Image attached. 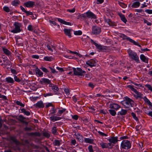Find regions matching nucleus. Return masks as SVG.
<instances>
[{
	"mask_svg": "<svg viewBox=\"0 0 152 152\" xmlns=\"http://www.w3.org/2000/svg\"><path fill=\"white\" fill-rule=\"evenodd\" d=\"M121 103L126 108L133 107L136 105L134 101L127 97H125V99Z\"/></svg>",
	"mask_w": 152,
	"mask_h": 152,
	"instance_id": "nucleus-1",
	"label": "nucleus"
},
{
	"mask_svg": "<svg viewBox=\"0 0 152 152\" xmlns=\"http://www.w3.org/2000/svg\"><path fill=\"white\" fill-rule=\"evenodd\" d=\"M127 87L136 94V95L134 96L136 99L140 100L142 98L143 95L140 92L138 91L134 88L133 86L129 85L127 86Z\"/></svg>",
	"mask_w": 152,
	"mask_h": 152,
	"instance_id": "nucleus-2",
	"label": "nucleus"
},
{
	"mask_svg": "<svg viewBox=\"0 0 152 152\" xmlns=\"http://www.w3.org/2000/svg\"><path fill=\"white\" fill-rule=\"evenodd\" d=\"M128 53L129 56L132 59L135 60L137 62H139V57L135 52L129 49L128 50Z\"/></svg>",
	"mask_w": 152,
	"mask_h": 152,
	"instance_id": "nucleus-3",
	"label": "nucleus"
},
{
	"mask_svg": "<svg viewBox=\"0 0 152 152\" xmlns=\"http://www.w3.org/2000/svg\"><path fill=\"white\" fill-rule=\"evenodd\" d=\"M122 148L128 150L131 148V145L130 142L128 140H124L121 143Z\"/></svg>",
	"mask_w": 152,
	"mask_h": 152,
	"instance_id": "nucleus-4",
	"label": "nucleus"
},
{
	"mask_svg": "<svg viewBox=\"0 0 152 152\" xmlns=\"http://www.w3.org/2000/svg\"><path fill=\"white\" fill-rule=\"evenodd\" d=\"M74 74L75 75L82 76L86 73V72L82 70L80 68H73Z\"/></svg>",
	"mask_w": 152,
	"mask_h": 152,
	"instance_id": "nucleus-5",
	"label": "nucleus"
},
{
	"mask_svg": "<svg viewBox=\"0 0 152 152\" xmlns=\"http://www.w3.org/2000/svg\"><path fill=\"white\" fill-rule=\"evenodd\" d=\"M91 43L94 44L97 48L99 49L100 51L104 52L106 51L107 50V47L102 46L96 43L92 39H91Z\"/></svg>",
	"mask_w": 152,
	"mask_h": 152,
	"instance_id": "nucleus-6",
	"label": "nucleus"
},
{
	"mask_svg": "<svg viewBox=\"0 0 152 152\" xmlns=\"http://www.w3.org/2000/svg\"><path fill=\"white\" fill-rule=\"evenodd\" d=\"M14 25L15 26V28L14 29L12 30L11 32L14 33H16L20 32L21 31L20 27L21 26V24L18 22H15L14 24Z\"/></svg>",
	"mask_w": 152,
	"mask_h": 152,
	"instance_id": "nucleus-7",
	"label": "nucleus"
},
{
	"mask_svg": "<svg viewBox=\"0 0 152 152\" xmlns=\"http://www.w3.org/2000/svg\"><path fill=\"white\" fill-rule=\"evenodd\" d=\"M101 32V29L99 27L93 26L92 27V33L94 35H96L100 34Z\"/></svg>",
	"mask_w": 152,
	"mask_h": 152,
	"instance_id": "nucleus-8",
	"label": "nucleus"
},
{
	"mask_svg": "<svg viewBox=\"0 0 152 152\" xmlns=\"http://www.w3.org/2000/svg\"><path fill=\"white\" fill-rule=\"evenodd\" d=\"M109 107L117 111L120 108L121 106L117 104L111 102L109 105Z\"/></svg>",
	"mask_w": 152,
	"mask_h": 152,
	"instance_id": "nucleus-9",
	"label": "nucleus"
},
{
	"mask_svg": "<svg viewBox=\"0 0 152 152\" xmlns=\"http://www.w3.org/2000/svg\"><path fill=\"white\" fill-rule=\"evenodd\" d=\"M120 37L122 38L123 40H126L132 43L134 42V40L130 37H127L124 34H121L120 35Z\"/></svg>",
	"mask_w": 152,
	"mask_h": 152,
	"instance_id": "nucleus-10",
	"label": "nucleus"
},
{
	"mask_svg": "<svg viewBox=\"0 0 152 152\" xmlns=\"http://www.w3.org/2000/svg\"><path fill=\"white\" fill-rule=\"evenodd\" d=\"M86 63L87 65L91 67L94 66L96 65V62L93 59H91L86 61Z\"/></svg>",
	"mask_w": 152,
	"mask_h": 152,
	"instance_id": "nucleus-11",
	"label": "nucleus"
},
{
	"mask_svg": "<svg viewBox=\"0 0 152 152\" xmlns=\"http://www.w3.org/2000/svg\"><path fill=\"white\" fill-rule=\"evenodd\" d=\"M24 4L27 7L32 8L34 5L35 2L33 1H29L25 3Z\"/></svg>",
	"mask_w": 152,
	"mask_h": 152,
	"instance_id": "nucleus-12",
	"label": "nucleus"
},
{
	"mask_svg": "<svg viewBox=\"0 0 152 152\" xmlns=\"http://www.w3.org/2000/svg\"><path fill=\"white\" fill-rule=\"evenodd\" d=\"M86 15L87 17L88 18H91L94 19L96 18V15L90 11H88L86 12Z\"/></svg>",
	"mask_w": 152,
	"mask_h": 152,
	"instance_id": "nucleus-13",
	"label": "nucleus"
},
{
	"mask_svg": "<svg viewBox=\"0 0 152 152\" xmlns=\"http://www.w3.org/2000/svg\"><path fill=\"white\" fill-rule=\"evenodd\" d=\"M117 137H111L108 139V141L110 143L115 144L118 141Z\"/></svg>",
	"mask_w": 152,
	"mask_h": 152,
	"instance_id": "nucleus-14",
	"label": "nucleus"
},
{
	"mask_svg": "<svg viewBox=\"0 0 152 152\" xmlns=\"http://www.w3.org/2000/svg\"><path fill=\"white\" fill-rule=\"evenodd\" d=\"M34 106L37 108H43L44 107V104L42 101H41L38 102L36 104H34Z\"/></svg>",
	"mask_w": 152,
	"mask_h": 152,
	"instance_id": "nucleus-15",
	"label": "nucleus"
},
{
	"mask_svg": "<svg viewBox=\"0 0 152 152\" xmlns=\"http://www.w3.org/2000/svg\"><path fill=\"white\" fill-rule=\"evenodd\" d=\"M9 139L11 142L15 143L16 144L18 145L20 144V142L16 139V137L14 136H10Z\"/></svg>",
	"mask_w": 152,
	"mask_h": 152,
	"instance_id": "nucleus-16",
	"label": "nucleus"
},
{
	"mask_svg": "<svg viewBox=\"0 0 152 152\" xmlns=\"http://www.w3.org/2000/svg\"><path fill=\"white\" fill-rule=\"evenodd\" d=\"M40 82L42 84H48L50 83V81L48 79L45 78H42L40 80Z\"/></svg>",
	"mask_w": 152,
	"mask_h": 152,
	"instance_id": "nucleus-17",
	"label": "nucleus"
},
{
	"mask_svg": "<svg viewBox=\"0 0 152 152\" xmlns=\"http://www.w3.org/2000/svg\"><path fill=\"white\" fill-rule=\"evenodd\" d=\"M36 74L38 76L42 77L43 76V73L38 68L36 67L35 68Z\"/></svg>",
	"mask_w": 152,
	"mask_h": 152,
	"instance_id": "nucleus-18",
	"label": "nucleus"
},
{
	"mask_svg": "<svg viewBox=\"0 0 152 152\" xmlns=\"http://www.w3.org/2000/svg\"><path fill=\"white\" fill-rule=\"evenodd\" d=\"M104 21L107 23L110 26H116L115 23L112 21L110 19L104 18Z\"/></svg>",
	"mask_w": 152,
	"mask_h": 152,
	"instance_id": "nucleus-19",
	"label": "nucleus"
},
{
	"mask_svg": "<svg viewBox=\"0 0 152 152\" xmlns=\"http://www.w3.org/2000/svg\"><path fill=\"white\" fill-rule=\"evenodd\" d=\"M72 30L70 29H64V31L65 34L68 36L69 38L71 37V36L70 32Z\"/></svg>",
	"mask_w": 152,
	"mask_h": 152,
	"instance_id": "nucleus-20",
	"label": "nucleus"
},
{
	"mask_svg": "<svg viewBox=\"0 0 152 152\" xmlns=\"http://www.w3.org/2000/svg\"><path fill=\"white\" fill-rule=\"evenodd\" d=\"M140 58L143 62L148 63V58L146 57L143 54H141L140 56Z\"/></svg>",
	"mask_w": 152,
	"mask_h": 152,
	"instance_id": "nucleus-21",
	"label": "nucleus"
},
{
	"mask_svg": "<svg viewBox=\"0 0 152 152\" xmlns=\"http://www.w3.org/2000/svg\"><path fill=\"white\" fill-rule=\"evenodd\" d=\"M127 113V110H126L121 109V111L118 113V115H124Z\"/></svg>",
	"mask_w": 152,
	"mask_h": 152,
	"instance_id": "nucleus-22",
	"label": "nucleus"
},
{
	"mask_svg": "<svg viewBox=\"0 0 152 152\" xmlns=\"http://www.w3.org/2000/svg\"><path fill=\"white\" fill-rule=\"evenodd\" d=\"M118 15L121 18V20L125 23H126L127 21L124 15L121 13H119Z\"/></svg>",
	"mask_w": 152,
	"mask_h": 152,
	"instance_id": "nucleus-23",
	"label": "nucleus"
},
{
	"mask_svg": "<svg viewBox=\"0 0 152 152\" xmlns=\"http://www.w3.org/2000/svg\"><path fill=\"white\" fill-rule=\"evenodd\" d=\"M140 3L139 1L134 2L132 5V7L133 8H136L139 7L140 5Z\"/></svg>",
	"mask_w": 152,
	"mask_h": 152,
	"instance_id": "nucleus-24",
	"label": "nucleus"
},
{
	"mask_svg": "<svg viewBox=\"0 0 152 152\" xmlns=\"http://www.w3.org/2000/svg\"><path fill=\"white\" fill-rule=\"evenodd\" d=\"M84 141L86 143L92 144L94 140L90 138H84Z\"/></svg>",
	"mask_w": 152,
	"mask_h": 152,
	"instance_id": "nucleus-25",
	"label": "nucleus"
},
{
	"mask_svg": "<svg viewBox=\"0 0 152 152\" xmlns=\"http://www.w3.org/2000/svg\"><path fill=\"white\" fill-rule=\"evenodd\" d=\"M16 43L17 45L20 46H23V45L22 40L20 38L16 39Z\"/></svg>",
	"mask_w": 152,
	"mask_h": 152,
	"instance_id": "nucleus-26",
	"label": "nucleus"
},
{
	"mask_svg": "<svg viewBox=\"0 0 152 152\" xmlns=\"http://www.w3.org/2000/svg\"><path fill=\"white\" fill-rule=\"evenodd\" d=\"M50 118L51 120L53 121H55L61 119L60 117L54 116H50Z\"/></svg>",
	"mask_w": 152,
	"mask_h": 152,
	"instance_id": "nucleus-27",
	"label": "nucleus"
},
{
	"mask_svg": "<svg viewBox=\"0 0 152 152\" xmlns=\"http://www.w3.org/2000/svg\"><path fill=\"white\" fill-rule=\"evenodd\" d=\"M20 1L19 0H14L11 2L12 4L14 6H17L19 4Z\"/></svg>",
	"mask_w": 152,
	"mask_h": 152,
	"instance_id": "nucleus-28",
	"label": "nucleus"
},
{
	"mask_svg": "<svg viewBox=\"0 0 152 152\" xmlns=\"http://www.w3.org/2000/svg\"><path fill=\"white\" fill-rule=\"evenodd\" d=\"M20 110L21 112L22 113H23L25 115H26L29 116L31 114L30 112L28 111H26V110L24 108H22Z\"/></svg>",
	"mask_w": 152,
	"mask_h": 152,
	"instance_id": "nucleus-29",
	"label": "nucleus"
},
{
	"mask_svg": "<svg viewBox=\"0 0 152 152\" xmlns=\"http://www.w3.org/2000/svg\"><path fill=\"white\" fill-rule=\"evenodd\" d=\"M49 112L50 113L49 114V115H52L55 114L56 112V110L55 108L53 107L50 110Z\"/></svg>",
	"mask_w": 152,
	"mask_h": 152,
	"instance_id": "nucleus-30",
	"label": "nucleus"
},
{
	"mask_svg": "<svg viewBox=\"0 0 152 152\" xmlns=\"http://www.w3.org/2000/svg\"><path fill=\"white\" fill-rule=\"evenodd\" d=\"M3 51L4 54L7 56H10L11 54V52L10 51L7 49L4 48H3Z\"/></svg>",
	"mask_w": 152,
	"mask_h": 152,
	"instance_id": "nucleus-31",
	"label": "nucleus"
},
{
	"mask_svg": "<svg viewBox=\"0 0 152 152\" xmlns=\"http://www.w3.org/2000/svg\"><path fill=\"white\" fill-rule=\"evenodd\" d=\"M52 89L53 92L55 94H57L59 90L58 87L56 85L53 86Z\"/></svg>",
	"mask_w": 152,
	"mask_h": 152,
	"instance_id": "nucleus-32",
	"label": "nucleus"
},
{
	"mask_svg": "<svg viewBox=\"0 0 152 152\" xmlns=\"http://www.w3.org/2000/svg\"><path fill=\"white\" fill-rule=\"evenodd\" d=\"M6 81L8 83H13L14 80L13 79L10 77H8L6 78Z\"/></svg>",
	"mask_w": 152,
	"mask_h": 152,
	"instance_id": "nucleus-33",
	"label": "nucleus"
},
{
	"mask_svg": "<svg viewBox=\"0 0 152 152\" xmlns=\"http://www.w3.org/2000/svg\"><path fill=\"white\" fill-rule=\"evenodd\" d=\"M61 141L58 140H55L53 142V145L54 146H59L61 144Z\"/></svg>",
	"mask_w": 152,
	"mask_h": 152,
	"instance_id": "nucleus-34",
	"label": "nucleus"
},
{
	"mask_svg": "<svg viewBox=\"0 0 152 152\" xmlns=\"http://www.w3.org/2000/svg\"><path fill=\"white\" fill-rule=\"evenodd\" d=\"M144 100L145 102L147 103L150 106H152V103L150 102L149 100L148 99L146 96L144 97H143L142 98Z\"/></svg>",
	"mask_w": 152,
	"mask_h": 152,
	"instance_id": "nucleus-35",
	"label": "nucleus"
},
{
	"mask_svg": "<svg viewBox=\"0 0 152 152\" xmlns=\"http://www.w3.org/2000/svg\"><path fill=\"white\" fill-rule=\"evenodd\" d=\"M75 136L76 137V138L78 139L79 141L82 140L83 136L79 133H75Z\"/></svg>",
	"mask_w": 152,
	"mask_h": 152,
	"instance_id": "nucleus-36",
	"label": "nucleus"
},
{
	"mask_svg": "<svg viewBox=\"0 0 152 152\" xmlns=\"http://www.w3.org/2000/svg\"><path fill=\"white\" fill-rule=\"evenodd\" d=\"M66 110V109L64 108H62L61 109L58 110L57 115L59 116H61L62 114Z\"/></svg>",
	"mask_w": 152,
	"mask_h": 152,
	"instance_id": "nucleus-37",
	"label": "nucleus"
},
{
	"mask_svg": "<svg viewBox=\"0 0 152 152\" xmlns=\"http://www.w3.org/2000/svg\"><path fill=\"white\" fill-rule=\"evenodd\" d=\"M115 110H114L110 109L109 110L110 114L113 116H115L116 114V112Z\"/></svg>",
	"mask_w": 152,
	"mask_h": 152,
	"instance_id": "nucleus-38",
	"label": "nucleus"
},
{
	"mask_svg": "<svg viewBox=\"0 0 152 152\" xmlns=\"http://www.w3.org/2000/svg\"><path fill=\"white\" fill-rule=\"evenodd\" d=\"M100 145L102 148H108V146L107 143H104L103 142H101Z\"/></svg>",
	"mask_w": 152,
	"mask_h": 152,
	"instance_id": "nucleus-39",
	"label": "nucleus"
},
{
	"mask_svg": "<svg viewBox=\"0 0 152 152\" xmlns=\"http://www.w3.org/2000/svg\"><path fill=\"white\" fill-rule=\"evenodd\" d=\"M26 119L24 117L23 115H20L19 116V120L21 122L24 123L25 121L24 120Z\"/></svg>",
	"mask_w": 152,
	"mask_h": 152,
	"instance_id": "nucleus-40",
	"label": "nucleus"
},
{
	"mask_svg": "<svg viewBox=\"0 0 152 152\" xmlns=\"http://www.w3.org/2000/svg\"><path fill=\"white\" fill-rule=\"evenodd\" d=\"M51 131L52 133L54 134L57 135L58 133L57 131L56 127V126L53 127Z\"/></svg>",
	"mask_w": 152,
	"mask_h": 152,
	"instance_id": "nucleus-41",
	"label": "nucleus"
},
{
	"mask_svg": "<svg viewBox=\"0 0 152 152\" xmlns=\"http://www.w3.org/2000/svg\"><path fill=\"white\" fill-rule=\"evenodd\" d=\"M118 4L122 8H125L127 7V5L125 4L122 2H121L119 1H118Z\"/></svg>",
	"mask_w": 152,
	"mask_h": 152,
	"instance_id": "nucleus-42",
	"label": "nucleus"
},
{
	"mask_svg": "<svg viewBox=\"0 0 152 152\" xmlns=\"http://www.w3.org/2000/svg\"><path fill=\"white\" fill-rule=\"evenodd\" d=\"M15 103L17 105L21 107H24L25 106V104L24 103H22L19 101H16Z\"/></svg>",
	"mask_w": 152,
	"mask_h": 152,
	"instance_id": "nucleus-43",
	"label": "nucleus"
},
{
	"mask_svg": "<svg viewBox=\"0 0 152 152\" xmlns=\"http://www.w3.org/2000/svg\"><path fill=\"white\" fill-rule=\"evenodd\" d=\"M74 34L76 35H82V31L80 30L77 31H74Z\"/></svg>",
	"mask_w": 152,
	"mask_h": 152,
	"instance_id": "nucleus-44",
	"label": "nucleus"
},
{
	"mask_svg": "<svg viewBox=\"0 0 152 152\" xmlns=\"http://www.w3.org/2000/svg\"><path fill=\"white\" fill-rule=\"evenodd\" d=\"M145 87L147 88V89L150 90L152 92V86L148 84H147L145 85Z\"/></svg>",
	"mask_w": 152,
	"mask_h": 152,
	"instance_id": "nucleus-45",
	"label": "nucleus"
},
{
	"mask_svg": "<svg viewBox=\"0 0 152 152\" xmlns=\"http://www.w3.org/2000/svg\"><path fill=\"white\" fill-rule=\"evenodd\" d=\"M4 62L6 65L10 66L11 63L10 61L8 59H6L3 61Z\"/></svg>",
	"mask_w": 152,
	"mask_h": 152,
	"instance_id": "nucleus-46",
	"label": "nucleus"
},
{
	"mask_svg": "<svg viewBox=\"0 0 152 152\" xmlns=\"http://www.w3.org/2000/svg\"><path fill=\"white\" fill-rule=\"evenodd\" d=\"M106 13L107 15L108 16L110 15L112 16V15L113 14L111 10L108 9H107Z\"/></svg>",
	"mask_w": 152,
	"mask_h": 152,
	"instance_id": "nucleus-47",
	"label": "nucleus"
},
{
	"mask_svg": "<svg viewBox=\"0 0 152 152\" xmlns=\"http://www.w3.org/2000/svg\"><path fill=\"white\" fill-rule=\"evenodd\" d=\"M52 59L53 58L50 57L46 56L44 58V60L46 61H51Z\"/></svg>",
	"mask_w": 152,
	"mask_h": 152,
	"instance_id": "nucleus-48",
	"label": "nucleus"
},
{
	"mask_svg": "<svg viewBox=\"0 0 152 152\" xmlns=\"http://www.w3.org/2000/svg\"><path fill=\"white\" fill-rule=\"evenodd\" d=\"M143 21L144 23H146L148 26H151V22H148L146 19L144 18L143 19Z\"/></svg>",
	"mask_w": 152,
	"mask_h": 152,
	"instance_id": "nucleus-49",
	"label": "nucleus"
},
{
	"mask_svg": "<svg viewBox=\"0 0 152 152\" xmlns=\"http://www.w3.org/2000/svg\"><path fill=\"white\" fill-rule=\"evenodd\" d=\"M40 69H41V70L44 72L45 73H48L49 72V71L45 67H43V66H42L41 68H39Z\"/></svg>",
	"mask_w": 152,
	"mask_h": 152,
	"instance_id": "nucleus-50",
	"label": "nucleus"
},
{
	"mask_svg": "<svg viewBox=\"0 0 152 152\" xmlns=\"http://www.w3.org/2000/svg\"><path fill=\"white\" fill-rule=\"evenodd\" d=\"M25 13L26 14V15L27 16L33 15V12L30 11H28L26 10Z\"/></svg>",
	"mask_w": 152,
	"mask_h": 152,
	"instance_id": "nucleus-51",
	"label": "nucleus"
},
{
	"mask_svg": "<svg viewBox=\"0 0 152 152\" xmlns=\"http://www.w3.org/2000/svg\"><path fill=\"white\" fill-rule=\"evenodd\" d=\"M88 149L89 152H94L92 145H89L88 147Z\"/></svg>",
	"mask_w": 152,
	"mask_h": 152,
	"instance_id": "nucleus-52",
	"label": "nucleus"
},
{
	"mask_svg": "<svg viewBox=\"0 0 152 152\" xmlns=\"http://www.w3.org/2000/svg\"><path fill=\"white\" fill-rule=\"evenodd\" d=\"M145 12L149 14H152V9H146L145 10Z\"/></svg>",
	"mask_w": 152,
	"mask_h": 152,
	"instance_id": "nucleus-53",
	"label": "nucleus"
},
{
	"mask_svg": "<svg viewBox=\"0 0 152 152\" xmlns=\"http://www.w3.org/2000/svg\"><path fill=\"white\" fill-rule=\"evenodd\" d=\"M57 47L59 49H60V50H63L64 49V48H63L64 46H63V45L62 44H59V45H57Z\"/></svg>",
	"mask_w": 152,
	"mask_h": 152,
	"instance_id": "nucleus-54",
	"label": "nucleus"
},
{
	"mask_svg": "<svg viewBox=\"0 0 152 152\" xmlns=\"http://www.w3.org/2000/svg\"><path fill=\"white\" fill-rule=\"evenodd\" d=\"M4 10L6 12H8L10 11L9 8L7 6H5L3 7Z\"/></svg>",
	"mask_w": 152,
	"mask_h": 152,
	"instance_id": "nucleus-55",
	"label": "nucleus"
},
{
	"mask_svg": "<svg viewBox=\"0 0 152 152\" xmlns=\"http://www.w3.org/2000/svg\"><path fill=\"white\" fill-rule=\"evenodd\" d=\"M14 79L17 82H19L20 81V80L16 76L14 75Z\"/></svg>",
	"mask_w": 152,
	"mask_h": 152,
	"instance_id": "nucleus-56",
	"label": "nucleus"
},
{
	"mask_svg": "<svg viewBox=\"0 0 152 152\" xmlns=\"http://www.w3.org/2000/svg\"><path fill=\"white\" fill-rule=\"evenodd\" d=\"M53 95V94H52L51 93H45L43 94L44 96L45 97L52 96Z\"/></svg>",
	"mask_w": 152,
	"mask_h": 152,
	"instance_id": "nucleus-57",
	"label": "nucleus"
},
{
	"mask_svg": "<svg viewBox=\"0 0 152 152\" xmlns=\"http://www.w3.org/2000/svg\"><path fill=\"white\" fill-rule=\"evenodd\" d=\"M43 135L47 138H49L50 137V134L47 132H44L43 133Z\"/></svg>",
	"mask_w": 152,
	"mask_h": 152,
	"instance_id": "nucleus-58",
	"label": "nucleus"
},
{
	"mask_svg": "<svg viewBox=\"0 0 152 152\" xmlns=\"http://www.w3.org/2000/svg\"><path fill=\"white\" fill-rule=\"evenodd\" d=\"M98 133H99V134L101 135L102 136H107V135L106 134H105L103 132H102L100 131H98Z\"/></svg>",
	"mask_w": 152,
	"mask_h": 152,
	"instance_id": "nucleus-59",
	"label": "nucleus"
},
{
	"mask_svg": "<svg viewBox=\"0 0 152 152\" xmlns=\"http://www.w3.org/2000/svg\"><path fill=\"white\" fill-rule=\"evenodd\" d=\"M146 4L145 2H144L143 4H142V6L141 7V8H142L146 7L148 6V4Z\"/></svg>",
	"mask_w": 152,
	"mask_h": 152,
	"instance_id": "nucleus-60",
	"label": "nucleus"
},
{
	"mask_svg": "<svg viewBox=\"0 0 152 152\" xmlns=\"http://www.w3.org/2000/svg\"><path fill=\"white\" fill-rule=\"evenodd\" d=\"M132 115L136 121H137L138 120V119L137 117L136 116V115L134 113H132Z\"/></svg>",
	"mask_w": 152,
	"mask_h": 152,
	"instance_id": "nucleus-61",
	"label": "nucleus"
},
{
	"mask_svg": "<svg viewBox=\"0 0 152 152\" xmlns=\"http://www.w3.org/2000/svg\"><path fill=\"white\" fill-rule=\"evenodd\" d=\"M24 129L25 131H30L32 130V129L31 128L28 127H25Z\"/></svg>",
	"mask_w": 152,
	"mask_h": 152,
	"instance_id": "nucleus-62",
	"label": "nucleus"
},
{
	"mask_svg": "<svg viewBox=\"0 0 152 152\" xmlns=\"http://www.w3.org/2000/svg\"><path fill=\"white\" fill-rule=\"evenodd\" d=\"M67 11L71 13H73L75 11V8H73L72 9H68Z\"/></svg>",
	"mask_w": 152,
	"mask_h": 152,
	"instance_id": "nucleus-63",
	"label": "nucleus"
},
{
	"mask_svg": "<svg viewBox=\"0 0 152 152\" xmlns=\"http://www.w3.org/2000/svg\"><path fill=\"white\" fill-rule=\"evenodd\" d=\"M64 91L65 93L68 95L69 94V90L68 88H65L64 89Z\"/></svg>",
	"mask_w": 152,
	"mask_h": 152,
	"instance_id": "nucleus-64",
	"label": "nucleus"
}]
</instances>
